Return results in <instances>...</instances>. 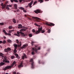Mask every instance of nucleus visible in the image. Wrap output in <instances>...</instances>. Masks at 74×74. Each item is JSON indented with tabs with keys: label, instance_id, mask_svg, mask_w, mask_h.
Returning a JSON list of instances; mask_svg holds the SVG:
<instances>
[{
	"label": "nucleus",
	"instance_id": "nucleus-55",
	"mask_svg": "<svg viewBox=\"0 0 74 74\" xmlns=\"http://www.w3.org/2000/svg\"><path fill=\"white\" fill-rule=\"evenodd\" d=\"M1 6H3V5H3V3H2L1 4Z\"/></svg>",
	"mask_w": 74,
	"mask_h": 74
},
{
	"label": "nucleus",
	"instance_id": "nucleus-46",
	"mask_svg": "<svg viewBox=\"0 0 74 74\" xmlns=\"http://www.w3.org/2000/svg\"><path fill=\"white\" fill-rule=\"evenodd\" d=\"M23 11L24 12H26V11L24 9L23 10Z\"/></svg>",
	"mask_w": 74,
	"mask_h": 74
},
{
	"label": "nucleus",
	"instance_id": "nucleus-25",
	"mask_svg": "<svg viewBox=\"0 0 74 74\" xmlns=\"http://www.w3.org/2000/svg\"><path fill=\"white\" fill-rule=\"evenodd\" d=\"M16 49H14L13 51L14 53H16V52H17V51H16Z\"/></svg>",
	"mask_w": 74,
	"mask_h": 74
},
{
	"label": "nucleus",
	"instance_id": "nucleus-62",
	"mask_svg": "<svg viewBox=\"0 0 74 74\" xmlns=\"http://www.w3.org/2000/svg\"><path fill=\"white\" fill-rule=\"evenodd\" d=\"M16 74H19V73H17Z\"/></svg>",
	"mask_w": 74,
	"mask_h": 74
},
{
	"label": "nucleus",
	"instance_id": "nucleus-33",
	"mask_svg": "<svg viewBox=\"0 0 74 74\" xmlns=\"http://www.w3.org/2000/svg\"><path fill=\"white\" fill-rule=\"evenodd\" d=\"M8 42L11 43L12 42V41L10 40H8Z\"/></svg>",
	"mask_w": 74,
	"mask_h": 74
},
{
	"label": "nucleus",
	"instance_id": "nucleus-13",
	"mask_svg": "<svg viewBox=\"0 0 74 74\" xmlns=\"http://www.w3.org/2000/svg\"><path fill=\"white\" fill-rule=\"evenodd\" d=\"M28 46V45L27 44L26 45H24L23 47H21V49H23L24 48H26V47H27Z\"/></svg>",
	"mask_w": 74,
	"mask_h": 74
},
{
	"label": "nucleus",
	"instance_id": "nucleus-4",
	"mask_svg": "<svg viewBox=\"0 0 74 74\" xmlns=\"http://www.w3.org/2000/svg\"><path fill=\"white\" fill-rule=\"evenodd\" d=\"M27 29V28L24 29H23L20 30V32H19L18 31H17V34H14V36H18V37H20V34H19L21 32H22V31H26V30Z\"/></svg>",
	"mask_w": 74,
	"mask_h": 74
},
{
	"label": "nucleus",
	"instance_id": "nucleus-5",
	"mask_svg": "<svg viewBox=\"0 0 74 74\" xmlns=\"http://www.w3.org/2000/svg\"><path fill=\"white\" fill-rule=\"evenodd\" d=\"M33 19H36L35 21L37 22H40V21H41V19L36 17H32Z\"/></svg>",
	"mask_w": 74,
	"mask_h": 74
},
{
	"label": "nucleus",
	"instance_id": "nucleus-3",
	"mask_svg": "<svg viewBox=\"0 0 74 74\" xmlns=\"http://www.w3.org/2000/svg\"><path fill=\"white\" fill-rule=\"evenodd\" d=\"M42 27H41L40 28H38V30L36 31L35 32L36 34L40 33H45V31L44 30H42Z\"/></svg>",
	"mask_w": 74,
	"mask_h": 74
},
{
	"label": "nucleus",
	"instance_id": "nucleus-21",
	"mask_svg": "<svg viewBox=\"0 0 74 74\" xmlns=\"http://www.w3.org/2000/svg\"><path fill=\"white\" fill-rule=\"evenodd\" d=\"M12 21L14 23H16V20L15 18H14L13 19Z\"/></svg>",
	"mask_w": 74,
	"mask_h": 74
},
{
	"label": "nucleus",
	"instance_id": "nucleus-40",
	"mask_svg": "<svg viewBox=\"0 0 74 74\" xmlns=\"http://www.w3.org/2000/svg\"><path fill=\"white\" fill-rule=\"evenodd\" d=\"M15 56H16V57L17 58L18 56V54L17 53H16L15 54Z\"/></svg>",
	"mask_w": 74,
	"mask_h": 74
},
{
	"label": "nucleus",
	"instance_id": "nucleus-34",
	"mask_svg": "<svg viewBox=\"0 0 74 74\" xmlns=\"http://www.w3.org/2000/svg\"><path fill=\"white\" fill-rule=\"evenodd\" d=\"M4 25V23H0V25H2V26H3V25Z\"/></svg>",
	"mask_w": 74,
	"mask_h": 74
},
{
	"label": "nucleus",
	"instance_id": "nucleus-54",
	"mask_svg": "<svg viewBox=\"0 0 74 74\" xmlns=\"http://www.w3.org/2000/svg\"><path fill=\"white\" fill-rule=\"evenodd\" d=\"M3 42L1 41H0V44H1V43H2Z\"/></svg>",
	"mask_w": 74,
	"mask_h": 74
},
{
	"label": "nucleus",
	"instance_id": "nucleus-64",
	"mask_svg": "<svg viewBox=\"0 0 74 74\" xmlns=\"http://www.w3.org/2000/svg\"><path fill=\"white\" fill-rule=\"evenodd\" d=\"M26 2H27V1H26Z\"/></svg>",
	"mask_w": 74,
	"mask_h": 74
},
{
	"label": "nucleus",
	"instance_id": "nucleus-57",
	"mask_svg": "<svg viewBox=\"0 0 74 74\" xmlns=\"http://www.w3.org/2000/svg\"><path fill=\"white\" fill-rule=\"evenodd\" d=\"M25 17H27V16H26V14L25 15Z\"/></svg>",
	"mask_w": 74,
	"mask_h": 74
},
{
	"label": "nucleus",
	"instance_id": "nucleus-47",
	"mask_svg": "<svg viewBox=\"0 0 74 74\" xmlns=\"http://www.w3.org/2000/svg\"><path fill=\"white\" fill-rule=\"evenodd\" d=\"M28 19H29V20H30V21H32V19L31 18H28Z\"/></svg>",
	"mask_w": 74,
	"mask_h": 74
},
{
	"label": "nucleus",
	"instance_id": "nucleus-18",
	"mask_svg": "<svg viewBox=\"0 0 74 74\" xmlns=\"http://www.w3.org/2000/svg\"><path fill=\"white\" fill-rule=\"evenodd\" d=\"M38 63H39V64H44V62L42 61H40V60L38 61Z\"/></svg>",
	"mask_w": 74,
	"mask_h": 74
},
{
	"label": "nucleus",
	"instance_id": "nucleus-39",
	"mask_svg": "<svg viewBox=\"0 0 74 74\" xmlns=\"http://www.w3.org/2000/svg\"><path fill=\"white\" fill-rule=\"evenodd\" d=\"M6 43V42H5V40L3 41L2 42V43H3V44H5Z\"/></svg>",
	"mask_w": 74,
	"mask_h": 74
},
{
	"label": "nucleus",
	"instance_id": "nucleus-30",
	"mask_svg": "<svg viewBox=\"0 0 74 74\" xmlns=\"http://www.w3.org/2000/svg\"><path fill=\"white\" fill-rule=\"evenodd\" d=\"M6 9H7V10H10V8L8 7V5L6 6Z\"/></svg>",
	"mask_w": 74,
	"mask_h": 74
},
{
	"label": "nucleus",
	"instance_id": "nucleus-9",
	"mask_svg": "<svg viewBox=\"0 0 74 74\" xmlns=\"http://www.w3.org/2000/svg\"><path fill=\"white\" fill-rule=\"evenodd\" d=\"M3 62L5 63H10V61L9 60H7V58L5 57L4 58L3 60Z\"/></svg>",
	"mask_w": 74,
	"mask_h": 74
},
{
	"label": "nucleus",
	"instance_id": "nucleus-32",
	"mask_svg": "<svg viewBox=\"0 0 74 74\" xmlns=\"http://www.w3.org/2000/svg\"><path fill=\"white\" fill-rule=\"evenodd\" d=\"M8 50V52H9V51H10L11 50V48H10L9 47H8L7 48Z\"/></svg>",
	"mask_w": 74,
	"mask_h": 74
},
{
	"label": "nucleus",
	"instance_id": "nucleus-8",
	"mask_svg": "<svg viewBox=\"0 0 74 74\" xmlns=\"http://www.w3.org/2000/svg\"><path fill=\"white\" fill-rule=\"evenodd\" d=\"M45 24L46 25H47L48 26H55V24L53 23H47V22L45 23Z\"/></svg>",
	"mask_w": 74,
	"mask_h": 74
},
{
	"label": "nucleus",
	"instance_id": "nucleus-48",
	"mask_svg": "<svg viewBox=\"0 0 74 74\" xmlns=\"http://www.w3.org/2000/svg\"><path fill=\"white\" fill-rule=\"evenodd\" d=\"M2 6L3 8H5V6L4 5Z\"/></svg>",
	"mask_w": 74,
	"mask_h": 74
},
{
	"label": "nucleus",
	"instance_id": "nucleus-15",
	"mask_svg": "<svg viewBox=\"0 0 74 74\" xmlns=\"http://www.w3.org/2000/svg\"><path fill=\"white\" fill-rule=\"evenodd\" d=\"M20 33L21 34H22V36H23V37H25V36H27V34H25L22 32H20Z\"/></svg>",
	"mask_w": 74,
	"mask_h": 74
},
{
	"label": "nucleus",
	"instance_id": "nucleus-1",
	"mask_svg": "<svg viewBox=\"0 0 74 74\" xmlns=\"http://www.w3.org/2000/svg\"><path fill=\"white\" fill-rule=\"evenodd\" d=\"M32 55H35V53H34V51L36 53H37L38 52V50H40V47H38L37 46H35L34 48H32Z\"/></svg>",
	"mask_w": 74,
	"mask_h": 74
},
{
	"label": "nucleus",
	"instance_id": "nucleus-17",
	"mask_svg": "<svg viewBox=\"0 0 74 74\" xmlns=\"http://www.w3.org/2000/svg\"><path fill=\"white\" fill-rule=\"evenodd\" d=\"M10 1L12 3H13L14 1V2H16V3H18V1L17 0H10Z\"/></svg>",
	"mask_w": 74,
	"mask_h": 74
},
{
	"label": "nucleus",
	"instance_id": "nucleus-51",
	"mask_svg": "<svg viewBox=\"0 0 74 74\" xmlns=\"http://www.w3.org/2000/svg\"><path fill=\"white\" fill-rule=\"evenodd\" d=\"M21 10H24V8H23L21 7Z\"/></svg>",
	"mask_w": 74,
	"mask_h": 74
},
{
	"label": "nucleus",
	"instance_id": "nucleus-29",
	"mask_svg": "<svg viewBox=\"0 0 74 74\" xmlns=\"http://www.w3.org/2000/svg\"><path fill=\"white\" fill-rule=\"evenodd\" d=\"M22 1H23L24 3L25 2H26V1H25V0H19V1L20 2V3H21Z\"/></svg>",
	"mask_w": 74,
	"mask_h": 74
},
{
	"label": "nucleus",
	"instance_id": "nucleus-19",
	"mask_svg": "<svg viewBox=\"0 0 74 74\" xmlns=\"http://www.w3.org/2000/svg\"><path fill=\"white\" fill-rule=\"evenodd\" d=\"M4 64H5V63L2 62H1L0 63V66H3Z\"/></svg>",
	"mask_w": 74,
	"mask_h": 74
},
{
	"label": "nucleus",
	"instance_id": "nucleus-10",
	"mask_svg": "<svg viewBox=\"0 0 74 74\" xmlns=\"http://www.w3.org/2000/svg\"><path fill=\"white\" fill-rule=\"evenodd\" d=\"M16 43H17V44H18L19 47H21V46H22V44H21V42H19V40L18 39L16 40Z\"/></svg>",
	"mask_w": 74,
	"mask_h": 74
},
{
	"label": "nucleus",
	"instance_id": "nucleus-38",
	"mask_svg": "<svg viewBox=\"0 0 74 74\" xmlns=\"http://www.w3.org/2000/svg\"><path fill=\"white\" fill-rule=\"evenodd\" d=\"M51 32V30H50L49 29L48 30V31H47V32L48 33H50V32Z\"/></svg>",
	"mask_w": 74,
	"mask_h": 74
},
{
	"label": "nucleus",
	"instance_id": "nucleus-14",
	"mask_svg": "<svg viewBox=\"0 0 74 74\" xmlns=\"http://www.w3.org/2000/svg\"><path fill=\"white\" fill-rule=\"evenodd\" d=\"M34 12L36 14H38V13H40V11L38 10H35Z\"/></svg>",
	"mask_w": 74,
	"mask_h": 74
},
{
	"label": "nucleus",
	"instance_id": "nucleus-44",
	"mask_svg": "<svg viewBox=\"0 0 74 74\" xmlns=\"http://www.w3.org/2000/svg\"><path fill=\"white\" fill-rule=\"evenodd\" d=\"M24 56L25 58H27V56H26V55L25 54H24Z\"/></svg>",
	"mask_w": 74,
	"mask_h": 74
},
{
	"label": "nucleus",
	"instance_id": "nucleus-20",
	"mask_svg": "<svg viewBox=\"0 0 74 74\" xmlns=\"http://www.w3.org/2000/svg\"><path fill=\"white\" fill-rule=\"evenodd\" d=\"M18 29H21L22 27V25L21 24H19L18 25Z\"/></svg>",
	"mask_w": 74,
	"mask_h": 74
},
{
	"label": "nucleus",
	"instance_id": "nucleus-22",
	"mask_svg": "<svg viewBox=\"0 0 74 74\" xmlns=\"http://www.w3.org/2000/svg\"><path fill=\"white\" fill-rule=\"evenodd\" d=\"M14 7L15 9H17V5L16 4H15L14 5Z\"/></svg>",
	"mask_w": 74,
	"mask_h": 74
},
{
	"label": "nucleus",
	"instance_id": "nucleus-50",
	"mask_svg": "<svg viewBox=\"0 0 74 74\" xmlns=\"http://www.w3.org/2000/svg\"><path fill=\"white\" fill-rule=\"evenodd\" d=\"M13 74H16V72H13Z\"/></svg>",
	"mask_w": 74,
	"mask_h": 74
},
{
	"label": "nucleus",
	"instance_id": "nucleus-2",
	"mask_svg": "<svg viewBox=\"0 0 74 74\" xmlns=\"http://www.w3.org/2000/svg\"><path fill=\"white\" fill-rule=\"evenodd\" d=\"M16 64V62L14 61L12 63V64L11 65V66H8L5 67V68H3V70H4V71H5V70H8V69H11V68L12 67L14 66V64Z\"/></svg>",
	"mask_w": 74,
	"mask_h": 74
},
{
	"label": "nucleus",
	"instance_id": "nucleus-26",
	"mask_svg": "<svg viewBox=\"0 0 74 74\" xmlns=\"http://www.w3.org/2000/svg\"><path fill=\"white\" fill-rule=\"evenodd\" d=\"M15 58V56H11V58L12 59H14Z\"/></svg>",
	"mask_w": 74,
	"mask_h": 74
},
{
	"label": "nucleus",
	"instance_id": "nucleus-36",
	"mask_svg": "<svg viewBox=\"0 0 74 74\" xmlns=\"http://www.w3.org/2000/svg\"><path fill=\"white\" fill-rule=\"evenodd\" d=\"M29 37H32V34H29Z\"/></svg>",
	"mask_w": 74,
	"mask_h": 74
},
{
	"label": "nucleus",
	"instance_id": "nucleus-56",
	"mask_svg": "<svg viewBox=\"0 0 74 74\" xmlns=\"http://www.w3.org/2000/svg\"><path fill=\"white\" fill-rule=\"evenodd\" d=\"M45 1H49V0H45Z\"/></svg>",
	"mask_w": 74,
	"mask_h": 74
},
{
	"label": "nucleus",
	"instance_id": "nucleus-31",
	"mask_svg": "<svg viewBox=\"0 0 74 74\" xmlns=\"http://www.w3.org/2000/svg\"><path fill=\"white\" fill-rule=\"evenodd\" d=\"M3 32L4 33V34H7V33H6V31H5V30H3Z\"/></svg>",
	"mask_w": 74,
	"mask_h": 74
},
{
	"label": "nucleus",
	"instance_id": "nucleus-42",
	"mask_svg": "<svg viewBox=\"0 0 74 74\" xmlns=\"http://www.w3.org/2000/svg\"><path fill=\"white\" fill-rule=\"evenodd\" d=\"M34 25H35V26H38V25L36 23H35L34 24Z\"/></svg>",
	"mask_w": 74,
	"mask_h": 74
},
{
	"label": "nucleus",
	"instance_id": "nucleus-60",
	"mask_svg": "<svg viewBox=\"0 0 74 74\" xmlns=\"http://www.w3.org/2000/svg\"><path fill=\"white\" fill-rule=\"evenodd\" d=\"M28 1H31V0H27Z\"/></svg>",
	"mask_w": 74,
	"mask_h": 74
},
{
	"label": "nucleus",
	"instance_id": "nucleus-16",
	"mask_svg": "<svg viewBox=\"0 0 74 74\" xmlns=\"http://www.w3.org/2000/svg\"><path fill=\"white\" fill-rule=\"evenodd\" d=\"M14 47V49H17V47H18V45L15 44H14L13 45Z\"/></svg>",
	"mask_w": 74,
	"mask_h": 74
},
{
	"label": "nucleus",
	"instance_id": "nucleus-6",
	"mask_svg": "<svg viewBox=\"0 0 74 74\" xmlns=\"http://www.w3.org/2000/svg\"><path fill=\"white\" fill-rule=\"evenodd\" d=\"M30 62H31V68L34 69V62H33V59H31Z\"/></svg>",
	"mask_w": 74,
	"mask_h": 74
},
{
	"label": "nucleus",
	"instance_id": "nucleus-43",
	"mask_svg": "<svg viewBox=\"0 0 74 74\" xmlns=\"http://www.w3.org/2000/svg\"><path fill=\"white\" fill-rule=\"evenodd\" d=\"M8 6L9 7H12V6L11 5H8Z\"/></svg>",
	"mask_w": 74,
	"mask_h": 74
},
{
	"label": "nucleus",
	"instance_id": "nucleus-28",
	"mask_svg": "<svg viewBox=\"0 0 74 74\" xmlns=\"http://www.w3.org/2000/svg\"><path fill=\"white\" fill-rule=\"evenodd\" d=\"M9 29L10 30V29H12V27L11 26H10L8 27Z\"/></svg>",
	"mask_w": 74,
	"mask_h": 74
},
{
	"label": "nucleus",
	"instance_id": "nucleus-49",
	"mask_svg": "<svg viewBox=\"0 0 74 74\" xmlns=\"http://www.w3.org/2000/svg\"><path fill=\"white\" fill-rule=\"evenodd\" d=\"M17 12H19V9H17Z\"/></svg>",
	"mask_w": 74,
	"mask_h": 74
},
{
	"label": "nucleus",
	"instance_id": "nucleus-12",
	"mask_svg": "<svg viewBox=\"0 0 74 74\" xmlns=\"http://www.w3.org/2000/svg\"><path fill=\"white\" fill-rule=\"evenodd\" d=\"M33 3V1H32L30 3L28 4V5L30 8H32V5Z\"/></svg>",
	"mask_w": 74,
	"mask_h": 74
},
{
	"label": "nucleus",
	"instance_id": "nucleus-61",
	"mask_svg": "<svg viewBox=\"0 0 74 74\" xmlns=\"http://www.w3.org/2000/svg\"><path fill=\"white\" fill-rule=\"evenodd\" d=\"M0 48H2L1 47V45H0Z\"/></svg>",
	"mask_w": 74,
	"mask_h": 74
},
{
	"label": "nucleus",
	"instance_id": "nucleus-37",
	"mask_svg": "<svg viewBox=\"0 0 74 74\" xmlns=\"http://www.w3.org/2000/svg\"><path fill=\"white\" fill-rule=\"evenodd\" d=\"M22 59H23V60H24V59H25V56H22Z\"/></svg>",
	"mask_w": 74,
	"mask_h": 74
},
{
	"label": "nucleus",
	"instance_id": "nucleus-41",
	"mask_svg": "<svg viewBox=\"0 0 74 74\" xmlns=\"http://www.w3.org/2000/svg\"><path fill=\"white\" fill-rule=\"evenodd\" d=\"M32 32H33V33H35V32H36V31H35V30H34V29H32Z\"/></svg>",
	"mask_w": 74,
	"mask_h": 74
},
{
	"label": "nucleus",
	"instance_id": "nucleus-11",
	"mask_svg": "<svg viewBox=\"0 0 74 74\" xmlns=\"http://www.w3.org/2000/svg\"><path fill=\"white\" fill-rule=\"evenodd\" d=\"M4 54L3 53H0V57L1 58H2V59H4V58H5V57H4Z\"/></svg>",
	"mask_w": 74,
	"mask_h": 74
},
{
	"label": "nucleus",
	"instance_id": "nucleus-23",
	"mask_svg": "<svg viewBox=\"0 0 74 74\" xmlns=\"http://www.w3.org/2000/svg\"><path fill=\"white\" fill-rule=\"evenodd\" d=\"M14 30H9V33H11L12 32H14Z\"/></svg>",
	"mask_w": 74,
	"mask_h": 74
},
{
	"label": "nucleus",
	"instance_id": "nucleus-53",
	"mask_svg": "<svg viewBox=\"0 0 74 74\" xmlns=\"http://www.w3.org/2000/svg\"><path fill=\"white\" fill-rule=\"evenodd\" d=\"M16 58H18V59H19L20 58V57L18 56L17 57H16Z\"/></svg>",
	"mask_w": 74,
	"mask_h": 74
},
{
	"label": "nucleus",
	"instance_id": "nucleus-52",
	"mask_svg": "<svg viewBox=\"0 0 74 74\" xmlns=\"http://www.w3.org/2000/svg\"><path fill=\"white\" fill-rule=\"evenodd\" d=\"M34 43V42H33V41H32V45H33V43Z\"/></svg>",
	"mask_w": 74,
	"mask_h": 74
},
{
	"label": "nucleus",
	"instance_id": "nucleus-7",
	"mask_svg": "<svg viewBox=\"0 0 74 74\" xmlns=\"http://www.w3.org/2000/svg\"><path fill=\"white\" fill-rule=\"evenodd\" d=\"M23 64H25V63H23V61H21L20 64L18 66V67L19 68L22 67H23Z\"/></svg>",
	"mask_w": 74,
	"mask_h": 74
},
{
	"label": "nucleus",
	"instance_id": "nucleus-27",
	"mask_svg": "<svg viewBox=\"0 0 74 74\" xmlns=\"http://www.w3.org/2000/svg\"><path fill=\"white\" fill-rule=\"evenodd\" d=\"M4 51L5 52H8V49H4Z\"/></svg>",
	"mask_w": 74,
	"mask_h": 74
},
{
	"label": "nucleus",
	"instance_id": "nucleus-35",
	"mask_svg": "<svg viewBox=\"0 0 74 74\" xmlns=\"http://www.w3.org/2000/svg\"><path fill=\"white\" fill-rule=\"evenodd\" d=\"M6 34H7L8 35V36H11V35L10 33H7Z\"/></svg>",
	"mask_w": 74,
	"mask_h": 74
},
{
	"label": "nucleus",
	"instance_id": "nucleus-24",
	"mask_svg": "<svg viewBox=\"0 0 74 74\" xmlns=\"http://www.w3.org/2000/svg\"><path fill=\"white\" fill-rule=\"evenodd\" d=\"M44 1L43 0H38V2H40V3H42Z\"/></svg>",
	"mask_w": 74,
	"mask_h": 74
},
{
	"label": "nucleus",
	"instance_id": "nucleus-59",
	"mask_svg": "<svg viewBox=\"0 0 74 74\" xmlns=\"http://www.w3.org/2000/svg\"><path fill=\"white\" fill-rule=\"evenodd\" d=\"M3 38H5H5H6V37H4Z\"/></svg>",
	"mask_w": 74,
	"mask_h": 74
},
{
	"label": "nucleus",
	"instance_id": "nucleus-58",
	"mask_svg": "<svg viewBox=\"0 0 74 74\" xmlns=\"http://www.w3.org/2000/svg\"><path fill=\"white\" fill-rule=\"evenodd\" d=\"M14 12H16V11H14Z\"/></svg>",
	"mask_w": 74,
	"mask_h": 74
},
{
	"label": "nucleus",
	"instance_id": "nucleus-63",
	"mask_svg": "<svg viewBox=\"0 0 74 74\" xmlns=\"http://www.w3.org/2000/svg\"><path fill=\"white\" fill-rule=\"evenodd\" d=\"M4 1H5V0H3Z\"/></svg>",
	"mask_w": 74,
	"mask_h": 74
},
{
	"label": "nucleus",
	"instance_id": "nucleus-45",
	"mask_svg": "<svg viewBox=\"0 0 74 74\" xmlns=\"http://www.w3.org/2000/svg\"><path fill=\"white\" fill-rule=\"evenodd\" d=\"M36 3H37V1H36L34 3L33 5H35V4H36Z\"/></svg>",
	"mask_w": 74,
	"mask_h": 74
}]
</instances>
